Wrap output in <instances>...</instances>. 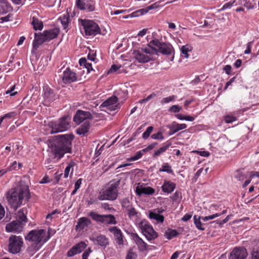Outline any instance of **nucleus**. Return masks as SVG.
<instances>
[{
    "label": "nucleus",
    "mask_w": 259,
    "mask_h": 259,
    "mask_svg": "<svg viewBox=\"0 0 259 259\" xmlns=\"http://www.w3.org/2000/svg\"><path fill=\"white\" fill-rule=\"evenodd\" d=\"M29 198L28 187L23 181H19L6 193L8 203L15 211L21 206L24 199H28Z\"/></svg>",
    "instance_id": "obj_1"
},
{
    "label": "nucleus",
    "mask_w": 259,
    "mask_h": 259,
    "mask_svg": "<svg viewBox=\"0 0 259 259\" xmlns=\"http://www.w3.org/2000/svg\"><path fill=\"white\" fill-rule=\"evenodd\" d=\"M72 139L71 136L67 135L56 137V139L50 143V157L58 161L62 158L65 153H70Z\"/></svg>",
    "instance_id": "obj_2"
},
{
    "label": "nucleus",
    "mask_w": 259,
    "mask_h": 259,
    "mask_svg": "<svg viewBox=\"0 0 259 259\" xmlns=\"http://www.w3.org/2000/svg\"><path fill=\"white\" fill-rule=\"evenodd\" d=\"M25 238V240L32 242L27 248V251L33 254L41 247L50 239V236L44 229L33 230L30 231Z\"/></svg>",
    "instance_id": "obj_3"
},
{
    "label": "nucleus",
    "mask_w": 259,
    "mask_h": 259,
    "mask_svg": "<svg viewBox=\"0 0 259 259\" xmlns=\"http://www.w3.org/2000/svg\"><path fill=\"white\" fill-rule=\"evenodd\" d=\"M119 183V181H110L101 190L97 198L99 200L113 201L116 199Z\"/></svg>",
    "instance_id": "obj_4"
},
{
    "label": "nucleus",
    "mask_w": 259,
    "mask_h": 259,
    "mask_svg": "<svg viewBox=\"0 0 259 259\" xmlns=\"http://www.w3.org/2000/svg\"><path fill=\"white\" fill-rule=\"evenodd\" d=\"M149 46L152 47V50H155L156 52L154 53V55H158L159 53H160L170 56V61L174 60L175 50L170 44L160 41L155 38L149 42Z\"/></svg>",
    "instance_id": "obj_5"
},
{
    "label": "nucleus",
    "mask_w": 259,
    "mask_h": 259,
    "mask_svg": "<svg viewBox=\"0 0 259 259\" xmlns=\"http://www.w3.org/2000/svg\"><path fill=\"white\" fill-rule=\"evenodd\" d=\"M127 96L126 91L119 90L114 93V95L107 99L100 105V108H106V110L114 111L119 108L116 104L118 99H123Z\"/></svg>",
    "instance_id": "obj_6"
},
{
    "label": "nucleus",
    "mask_w": 259,
    "mask_h": 259,
    "mask_svg": "<svg viewBox=\"0 0 259 259\" xmlns=\"http://www.w3.org/2000/svg\"><path fill=\"white\" fill-rule=\"evenodd\" d=\"M71 118L68 116H64L56 121H51L48 126L51 128V134L63 132L67 131L70 127Z\"/></svg>",
    "instance_id": "obj_7"
},
{
    "label": "nucleus",
    "mask_w": 259,
    "mask_h": 259,
    "mask_svg": "<svg viewBox=\"0 0 259 259\" xmlns=\"http://www.w3.org/2000/svg\"><path fill=\"white\" fill-rule=\"evenodd\" d=\"M155 50H152L151 47L148 46L145 48H141L135 51L133 53L134 57L140 63H145L149 61L153 58Z\"/></svg>",
    "instance_id": "obj_8"
},
{
    "label": "nucleus",
    "mask_w": 259,
    "mask_h": 259,
    "mask_svg": "<svg viewBox=\"0 0 259 259\" xmlns=\"http://www.w3.org/2000/svg\"><path fill=\"white\" fill-rule=\"evenodd\" d=\"M80 30L84 31L86 36H94L101 32L99 25L93 20L88 19H79Z\"/></svg>",
    "instance_id": "obj_9"
},
{
    "label": "nucleus",
    "mask_w": 259,
    "mask_h": 259,
    "mask_svg": "<svg viewBox=\"0 0 259 259\" xmlns=\"http://www.w3.org/2000/svg\"><path fill=\"white\" fill-rule=\"evenodd\" d=\"M137 226L148 240L151 241L157 237V233L146 220L137 222Z\"/></svg>",
    "instance_id": "obj_10"
},
{
    "label": "nucleus",
    "mask_w": 259,
    "mask_h": 259,
    "mask_svg": "<svg viewBox=\"0 0 259 259\" xmlns=\"http://www.w3.org/2000/svg\"><path fill=\"white\" fill-rule=\"evenodd\" d=\"M8 242V251L13 254L20 252L24 243L22 237L15 235L9 237Z\"/></svg>",
    "instance_id": "obj_11"
},
{
    "label": "nucleus",
    "mask_w": 259,
    "mask_h": 259,
    "mask_svg": "<svg viewBox=\"0 0 259 259\" xmlns=\"http://www.w3.org/2000/svg\"><path fill=\"white\" fill-rule=\"evenodd\" d=\"M94 220L106 225H115L117 223L115 217L112 214L101 215L94 211H91L89 213Z\"/></svg>",
    "instance_id": "obj_12"
},
{
    "label": "nucleus",
    "mask_w": 259,
    "mask_h": 259,
    "mask_svg": "<svg viewBox=\"0 0 259 259\" xmlns=\"http://www.w3.org/2000/svg\"><path fill=\"white\" fill-rule=\"evenodd\" d=\"M76 6L80 10L92 12L95 10V2L93 0H76Z\"/></svg>",
    "instance_id": "obj_13"
},
{
    "label": "nucleus",
    "mask_w": 259,
    "mask_h": 259,
    "mask_svg": "<svg viewBox=\"0 0 259 259\" xmlns=\"http://www.w3.org/2000/svg\"><path fill=\"white\" fill-rule=\"evenodd\" d=\"M24 227L19 221L14 220L6 224L5 230L8 233L19 234L22 232Z\"/></svg>",
    "instance_id": "obj_14"
},
{
    "label": "nucleus",
    "mask_w": 259,
    "mask_h": 259,
    "mask_svg": "<svg viewBox=\"0 0 259 259\" xmlns=\"http://www.w3.org/2000/svg\"><path fill=\"white\" fill-rule=\"evenodd\" d=\"M247 256V252L245 248L236 247L230 252L229 259H245Z\"/></svg>",
    "instance_id": "obj_15"
},
{
    "label": "nucleus",
    "mask_w": 259,
    "mask_h": 259,
    "mask_svg": "<svg viewBox=\"0 0 259 259\" xmlns=\"http://www.w3.org/2000/svg\"><path fill=\"white\" fill-rule=\"evenodd\" d=\"M128 234L131 239L138 246V249L141 251H144L147 249V244L144 240L140 237L137 233L135 232H129Z\"/></svg>",
    "instance_id": "obj_16"
},
{
    "label": "nucleus",
    "mask_w": 259,
    "mask_h": 259,
    "mask_svg": "<svg viewBox=\"0 0 259 259\" xmlns=\"http://www.w3.org/2000/svg\"><path fill=\"white\" fill-rule=\"evenodd\" d=\"M91 114L88 111L78 110L74 116L73 120L77 124L82 122L89 121V119H92Z\"/></svg>",
    "instance_id": "obj_17"
},
{
    "label": "nucleus",
    "mask_w": 259,
    "mask_h": 259,
    "mask_svg": "<svg viewBox=\"0 0 259 259\" xmlns=\"http://www.w3.org/2000/svg\"><path fill=\"white\" fill-rule=\"evenodd\" d=\"M109 231L113 234L116 243L120 247L124 244L123 236L121 230L113 226L109 228Z\"/></svg>",
    "instance_id": "obj_18"
},
{
    "label": "nucleus",
    "mask_w": 259,
    "mask_h": 259,
    "mask_svg": "<svg viewBox=\"0 0 259 259\" xmlns=\"http://www.w3.org/2000/svg\"><path fill=\"white\" fill-rule=\"evenodd\" d=\"M155 189L151 187H146L143 185L138 183L136 187V193L137 195L141 196L143 194L151 195L155 193Z\"/></svg>",
    "instance_id": "obj_19"
},
{
    "label": "nucleus",
    "mask_w": 259,
    "mask_h": 259,
    "mask_svg": "<svg viewBox=\"0 0 259 259\" xmlns=\"http://www.w3.org/2000/svg\"><path fill=\"white\" fill-rule=\"evenodd\" d=\"M87 246V244L83 241L80 242L73 246L67 252V256L71 257L74 255L81 252Z\"/></svg>",
    "instance_id": "obj_20"
},
{
    "label": "nucleus",
    "mask_w": 259,
    "mask_h": 259,
    "mask_svg": "<svg viewBox=\"0 0 259 259\" xmlns=\"http://www.w3.org/2000/svg\"><path fill=\"white\" fill-rule=\"evenodd\" d=\"M76 79L77 76L76 73L72 71L69 68H67L63 72L62 80L64 83H71L76 81Z\"/></svg>",
    "instance_id": "obj_21"
},
{
    "label": "nucleus",
    "mask_w": 259,
    "mask_h": 259,
    "mask_svg": "<svg viewBox=\"0 0 259 259\" xmlns=\"http://www.w3.org/2000/svg\"><path fill=\"white\" fill-rule=\"evenodd\" d=\"M27 208L24 207L20 209L16 213V221H19V223L25 226L28 221V219L27 218Z\"/></svg>",
    "instance_id": "obj_22"
},
{
    "label": "nucleus",
    "mask_w": 259,
    "mask_h": 259,
    "mask_svg": "<svg viewBox=\"0 0 259 259\" xmlns=\"http://www.w3.org/2000/svg\"><path fill=\"white\" fill-rule=\"evenodd\" d=\"M44 98L45 105L48 106L51 102L55 100L56 96L52 90L46 88L44 89Z\"/></svg>",
    "instance_id": "obj_23"
},
{
    "label": "nucleus",
    "mask_w": 259,
    "mask_h": 259,
    "mask_svg": "<svg viewBox=\"0 0 259 259\" xmlns=\"http://www.w3.org/2000/svg\"><path fill=\"white\" fill-rule=\"evenodd\" d=\"M59 28H54L53 29L45 30L43 32L47 41H50L57 37L59 33Z\"/></svg>",
    "instance_id": "obj_24"
},
{
    "label": "nucleus",
    "mask_w": 259,
    "mask_h": 259,
    "mask_svg": "<svg viewBox=\"0 0 259 259\" xmlns=\"http://www.w3.org/2000/svg\"><path fill=\"white\" fill-rule=\"evenodd\" d=\"M176 188V184L167 180H164L163 185L161 186L162 190L163 192L167 194L171 193Z\"/></svg>",
    "instance_id": "obj_25"
},
{
    "label": "nucleus",
    "mask_w": 259,
    "mask_h": 259,
    "mask_svg": "<svg viewBox=\"0 0 259 259\" xmlns=\"http://www.w3.org/2000/svg\"><path fill=\"white\" fill-rule=\"evenodd\" d=\"M187 127L185 123H177L176 122H174L169 127V135H172L176 133L180 130H182L186 128Z\"/></svg>",
    "instance_id": "obj_26"
},
{
    "label": "nucleus",
    "mask_w": 259,
    "mask_h": 259,
    "mask_svg": "<svg viewBox=\"0 0 259 259\" xmlns=\"http://www.w3.org/2000/svg\"><path fill=\"white\" fill-rule=\"evenodd\" d=\"M126 211L127 212V215L130 220L135 221L136 224L137 222H139L138 221V219L140 217L141 213L139 211H137L133 206Z\"/></svg>",
    "instance_id": "obj_27"
},
{
    "label": "nucleus",
    "mask_w": 259,
    "mask_h": 259,
    "mask_svg": "<svg viewBox=\"0 0 259 259\" xmlns=\"http://www.w3.org/2000/svg\"><path fill=\"white\" fill-rule=\"evenodd\" d=\"M47 41L44 33H41L39 35L35 34V38L33 42V49L37 50L40 45L42 44L45 41Z\"/></svg>",
    "instance_id": "obj_28"
},
{
    "label": "nucleus",
    "mask_w": 259,
    "mask_h": 259,
    "mask_svg": "<svg viewBox=\"0 0 259 259\" xmlns=\"http://www.w3.org/2000/svg\"><path fill=\"white\" fill-rule=\"evenodd\" d=\"M91 224V221L87 218L82 217L78 220L76 226V229H83Z\"/></svg>",
    "instance_id": "obj_29"
},
{
    "label": "nucleus",
    "mask_w": 259,
    "mask_h": 259,
    "mask_svg": "<svg viewBox=\"0 0 259 259\" xmlns=\"http://www.w3.org/2000/svg\"><path fill=\"white\" fill-rule=\"evenodd\" d=\"M89 121H84L76 130V133L79 135L84 136L87 133L90 128Z\"/></svg>",
    "instance_id": "obj_30"
},
{
    "label": "nucleus",
    "mask_w": 259,
    "mask_h": 259,
    "mask_svg": "<svg viewBox=\"0 0 259 259\" xmlns=\"http://www.w3.org/2000/svg\"><path fill=\"white\" fill-rule=\"evenodd\" d=\"M171 144L170 142H167L164 144L162 147L154 151L152 156L153 157H156L160 156L161 154L165 152L171 146Z\"/></svg>",
    "instance_id": "obj_31"
},
{
    "label": "nucleus",
    "mask_w": 259,
    "mask_h": 259,
    "mask_svg": "<svg viewBox=\"0 0 259 259\" xmlns=\"http://www.w3.org/2000/svg\"><path fill=\"white\" fill-rule=\"evenodd\" d=\"M192 49V47L189 44L184 45L180 49L181 55L183 57L187 59L190 56L189 52H191Z\"/></svg>",
    "instance_id": "obj_32"
},
{
    "label": "nucleus",
    "mask_w": 259,
    "mask_h": 259,
    "mask_svg": "<svg viewBox=\"0 0 259 259\" xmlns=\"http://www.w3.org/2000/svg\"><path fill=\"white\" fill-rule=\"evenodd\" d=\"M75 162L73 161L70 162L65 169L64 173V178H67L69 174L72 176L74 171V166H75Z\"/></svg>",
    "instance_id": "obj_33"
},
{
    "label": "nucleus",
    "mask_w": 259,
    "mask_h": 259,
    "mask_svg": "<svg viewBox=\"0 0 259 259\" xmlns=\"http://www.w3.org/2000/svg\"><path fill=\"white\" fill-rule=\"evenodd\" d=\"M164 1V0H160L151 5L148 6L147 7H146L145 9H142L140 10L138 12H140L142 15L145 14L151 10L157 9V8H159V4L160 3H161L162 2H163Z\"/></svg>",
    "instance_id": "obj_34"
},
{
    "label": "nucleus",
    "mask_w": 259,
    "mask_h": 259,
    "mask_svg": "<svg viewBox=\"0 0 259 259\" xmlns=\"http://www.w3.org/2000/svg\"><path fill=\"white\" fill-rule=\"evenodd\" d=\"M31 24L35 30H41L43 28V24L42 21L38 18L35 17H33L32 18Z\"/></svg>",
    "instance_id": "obj_35"
},
{
    "label": "nucleus",
    "mask_w": 259,
    "mask_h": 259,
    "mask_svg": "<svg viewBox=\"0 0 259 259\" xmlns=\"http://www.w3.org/2000/svg\"><path fill=\"white\" fill-rule=\"evenodd\" d=\"M149 218L156 220L158 223H162L164 221V217L162 215L153 211L149 212Z\"/></svg>",
    "instance_id": "obj_36"
},
{
    "label": "nucleus",
    "mask_w": 259,
    "mask_h": 259,
    "mask_svg": "<svg viewBox=\"0 0 259 259\" xmlns=\"http://www.w3.org/2000/svg\"><path fill=\"white\" fill-rule=\"evenodd\" d=\"M97 243L103 247H106L108 244V240L104 235H100L96 239Z\"/></svg>",
    "instance_id": "obj_37"
},
{
    "label": "nucleus",
    "mask_w": 259,
    "mask_h": 259,
    "mask_svg": "<svg viewBox=\"0 0 259 259\" xmlns=\"http://www.w3.org/2000/svg\"><path fill=\"white\" fill-rule=\"evenodd\" d=\"M194 219V223L196 226V227L199 230L203 231L205 230V228L203 227L202 224L201 222V217L197 216L195 215L193 217Z\"/></svg>",
    "instance_id": "obj_38"
},
{
    "label": "nucleus",
    "mask_w": 259,
    "mask_h": 259,
    "mask_svg": "<svg viewBox=\"0 0 259 259\" xmlns=\"http://www.w3.org/2000/svg\"><path fill=\"white\" fill-rule=\"evenodd\" d=\"M159 172H165L167 174H173L171 166L168 163H164L161 168L158 170Z\"/></svg>",
    "instance_id": "obj_39"
},
{
    "label": "nucleus",
    "mask_w": 259,
    "mask_h": 259,
    "mask_svg": "<svg viewBox=\"0 0 259 259\" xmlns=\"http://www.w3.org/2000/svg\"><path fill=\"white\" fill-rule=\"evenodd\" d=\"M178 235V233L176 230L171 229H168L165 232V236L168 239H171L173 237H176Z\"/></svg>",
    "instance_id": "obj_40"
},
{
    "label": "nucleus",
    "mask_w": 259,
    "mask_h": 259,
    "mask_svg": "<svg viewBox=\"0 0 259 259\" xmlns=\"http://www.w3.org/2000/svg\"><path fill=\"white\" fill-rule=\"evenodd\" d=\"M60 20L64 29H66L68 26L69 16L68 14L64 15L60 18Z\"/></svg>",
    "instance_id": "obj_41"
},
{
    "label": "nucleus",
    "mask_w": 259,
    "mask_h": 259,
    "mask_svg": "<svg viewBox=\"0 0 259 259\" xmlns=\"http://www.w3.org/2000/svg\"><path fill=\"white\" fill-rule=\"evenodd\" d=\"M257 246L254 247L251 252V259H259V242H257Z\"/></svg>",
    "instance_id": "obj_42"
},
{
    "label": "nucleus",
    "mask_w": 259,
    "mask_h": 259,
    "mask_svg": "<svg viewBox=\"0 0 259 259\" xmlns=\"http://www.w3.org/2000/svg\"><path fill=\"white\" fill-rule=\"evenodd\" d=\"M121 205L122 207L125 209L126 211L127 210L129 209L130 208L132 207L133 205L132 204V203L130 201V200L127 199H124L122 202H121Z\"/></svg>",
    "instance_id": "obj_43"
},
{
    "label": "nucleus",
    "mask_w": 259,
    "mask_h": 259,
    "mask_svg": "<svg viewBox=\"0 0 259 259\" xmlns=\"http://www.w3.org/2000/svg\"><path fill=\"white\" fill-rule=\"evenodd\" d=\"M177 97L176 96L172 95L167 97H165L162 99L161 101L162 104L168 103L170 102L174 101L176 100Z\"/></svg>",
    "instance_id": "obj_44"
},
{
    "label": "nucleus",
    "mask_w": 259,
    "mask_h": 259,
    "mask_svg": "<svg viewBox=\"0 0 259 259\" xmlns=\"http://www.w3.org/2000/svg\"><path fill=\"white\" fill-rule=\"evenodd\" d=\"M237 120V118L231 115H227L224 117V120L226 123H232Z\"/></svg>",
    "instance_id": "obj_45"
},
{
    "label": "nucleus",
    "mask_w": 259,
    "mask_h": 259,
    "mask_svg": "<svg viewBox=\"0 0 259 259\" xmlns=\"http://www.w3.org/2000/svg\"><path fill=\"white\" fill-rule=\"evenodd\" d=\"M220 215H221V214L215 213V214H213L212 215H208V216L202 217H201V220L203 222H206V221H208L209 220L214 219L215 218L218 217H219Z\"/></svg>",
    "instance_id": "obj_46"
},
{
    "label": "nucleus",
    "mask_w": 259,
    "mask_h": 259,
    "mask_svg": "<svg viewBox=\"0 0 259 259\" xmlns=\"http://www.w3.org/2000/svg\"><path fill=\"white\" fill-rule=\"evenodd\" d=\"M182 108L181 106L178 105H175L171 106L168 111L173 113H178L182 110Z\"/></svg>",
    "instance_id": "obj_47"
},
{
    "label": "nucleus",
    "mask_w": 259,
    "mask_h": 259,
    "mask_svg": "<svg viewBox=\"0 0 259 259\" xmlns=\"http://www.w3.org/2000/svg\"><path fill=\"white\" fill-rule=\"evenodd\" d=\"M142 156V151H139L136 152V154L134 156L131 157L130 159H128L127 160L136 161L141 158Z\"/></svg>",
    "instance_id": "obj_48"
},
{
    "label": "nucleus",
    "mask_w": 259,
    "mask_h": 259,
    "mask_svg": "<svg viewBox=\"0 0 259 259\" xmlns=\"http://www.w3.org/2000/svg\"><path fill=\"white\" fill-rule=\"evenodd\" d=\"M153 130V127L151 126L147 127L146 131L143 134V138L144 139H147L149 137L151 133H152Z\"/></svg>",
    "instance_id": "obj_49"
},
{
    "label": "nucleus",
    "mask_w": 259,
    "mask_h": 259,
    "mask_svg": "<svg viewBox=\"0 0 259 259\" xmlns=\"http://www.w3.org/2000/svg\"><path fill=\"white\" fill-rule=\"evenodd\" d=\"M101 207L105 210H108L110 212L115 211L113 207H111L110 205L107 203H103L101 204Z\"/></svg>",
    "instance_id": "obj_50"
},
{
    "label": "nucleus",
    "mask_w": 259,
    "mask_h": 259,
    "mask_svg": "<svg viewBox=\"0 0 259 259\" xmlns=\"http://www.w3.org/2000/svg\"><path fill=\"white\" fill-rule=\"evenodd\" d=\"M151 138L154 140H163L164 137L163 136L162 133L161 132H158L156 134H154L151 136Z\"/></svg>",
    "instance_id": "obj_51"
},
{
    "label": "nucleus",
    "mask_w": 259,
    "mask_h": 259,
    "mask_svg": "<svg viewBox=\"0 0 259 259\" xmlns=\"http://www.w3.org/2000/svg\"><path fill=\"white\" fill-rule=\"evenodd\" d=\"M12 15L9 14L7 16L2 17L0 18V23H3L5 22H8L12 20Z\"/></svg>",
    "instance_id": "obj_52"
},
{
    "label": "nucleus",
    "mask_w": 259,
    "mask_h": 259,
    "mask_svg": "<svg viewBox=\"0 0 259 259\" xmlns=\"http://www.w3.org/2000/svg\"><path fill=\"white\" fill-rule=\"evenodd\" d=\"M121 68V66H118L116 65H113L111 66L110 69L108 71V73H111L113 72H115L118 71V73H120V71H118L120 68Z\"/></svg>",
    "instance_id": "obj_53"
},
{
    "label": "nucleus",
    "mask_w": 259,
    "mask_h": 259,
    "mask_svg": "<svg viewBox=\"0 0 259 259\" xmlns=\"http://www.w3.org/2000/svg\"><path fill=\"white\" fill-rule=\"evenodd\" d=\"M136 254L133 252L132 249H130L127 253L126 259H136Z\"/></svg>",
    "instance_id": "obj_54"
},
{
    "label": "nucleus",
    "mask_w": 259,
    "mask_h": 259,
    "mask_svg": "<svg viewBox=\"0 0 259 259\" xmlns=\"http://www.w3.org/2000/svg\"><path fill=\"white\" fill-rule=\"evenodd\" d=\"M155 96H156V95L155 94L153 93V94L149 95L147 98L140 100L139 101V103L140 104H143V103H146V102H148V101H149L150 100H151V99L153 98L154 97H155Z\"/></svg>",
    "instance_id": "obj_55"
},
{
    "label": "nucleus",
    "mask_w": 259,
    "mask_h": 259,
    "mask_svg": "<svg viewBox=\"0 0 259 259\" xmlns=\"http://www.w3.org/2000/svg\"><path fill=\"white\" fill-rule=\"evenodd\" d=\"M235 1H233V2H229L228 3L225 4L223 7L222 8L221 10L230 9L232 7L233 4L235 3Z\"/></svg>",
    "instance_id": "obj_56"
},
{
    "label": "nucleus",
    "mask_w": 259,
    "mask_h": 259,
    "mask_svg": "<svg viewBox=\"0 0 259 259\" xmlns=\"http://www.w3.org/2000/svg\"><path fill=\"white\" fill-rule=\"evenodd\" d=\"M17 114L16 112H12L8 113L7 114H5L3 116L1 117L2 118H3V120L5 118H11L13 117H14Z\"/></svg>",
    "instance_id": "obj_57"
},
{
    "label": "nucleus",
    "mask_w": 259,
    "mask_h": 259,
    "mask_svg": "<svg viewBox=\"0 0 259 259\" xmlns=\"http://www.w3.org/2000/svg\"><path fill=\"white\" fill-rule=\"evenodd\" d=\"M96 53L94 52V51H90L88 55V59L92 61H95L96 59Z\"/></svg>",
    "instance_id": "obj_58"
},
{
    "label": "nucleus",
    "mask_w": 259,
    "mask_h": 259,
    "mask_svg": "<svg viewBox=\"0 0 259 259\" xmlns=\"http://www.w3.org/2000/svg\"><path fill=\"white\" fill-rule=\"evenodd\" d=\"M252 45V41H250L247 43L246 49L244 52V53L245 54H249L251 53Z\"/></svg>",
    "instance_id": "obj_59"
},
{
    "label": "nucleus",
    "mask_w": 259,
    "mask_h": 259,
    "mask_svg": "<svg viewBox=\"0 0 259 259\" xmlns=\"http://www.w3.org/2000/svg\"><path fill=\"white\" fill-rule=\"evenodd\" d=\"M15 90V85L11 87L10 90H8L6 92V94H10L11 96H14L17 94V92H14Z\"/></svg>",
    "instance_id": "obj_60"
},
{
    "label": "nucleus",
    "mask_w": 259,
    "mask_h": 259,
    "mask_svg": "<svg viewBox=\"0 0 259 259\" xmlns=\"http://www.w3.org/2000/svg\"><path fill=\"white\" fill-rule=\"evenodd\" d=\"M195 152L198 153L199 155L203 157H208L210 155V153L209 152L206 151H196Z\"/></svg>",
    "instance_id": "obj_61"
},
{
    "label": "nucleus",
    "mask_w": 259,
    "mask_h": 259,
    "mask_svg": "<svg viewBox=\"0 0 259 259\" xmlns=\"http://www.w3.org/2000/svg\"><path fill=\"white\" fill-rule=\"evenodd\" d=\"M88 61L87 60V59L84 58H82L81 59H80L79 61V65L80 66H83L84 67H85V66H86V64H87L88 63Z\"/></svg>",
    "instance_id": "obj_62"
},
{
    "label": "nucleus",
    "mask_w": 259,
    "mask_h": 259,
    "mask_svg": "<svg viewBox=\"0 0 259 259\" xmlns=\"http://www.w3.org/2000/svg\"><path fill=\"white\" fill-rule=\"evenodd\" d=\"M91 252V250L90 249H88L86 251H85L82 255V259H88L90 253Z\"/></svg>",
    "instance_id": "obj_63"
},
{
    "label": "nucleus",
    "mask_w": 259,
    "mask_h": 259,
    "mask_svg": "<svg viewBox=\"0 0 259 259\" xmlns=\"http://www.w3.org/2000/svg\"><path fill=\"white\" fill-rule=\"evenodd\" d=\"M192 217V214L190 213L185 214L182 218V221L183 222H187Z\"/></svg>",
    "instance_id": "obj_64"
}]
</instances>
